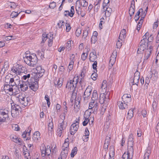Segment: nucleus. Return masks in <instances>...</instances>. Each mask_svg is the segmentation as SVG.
<instances>
[{
    "label": "nucleus",
    "mask_w": 159,
    "mask_h": 159,
    "mask_svg": "<svg viewBox=\"0 0 159 159\" xmlns=\"http://www.w3.org/2000/svg\"><path fill=\"white\" fill-rule=\"evenodd\" d=\"M41 77L39 76V75L37 73L33 72L32 73L31 78L28 80V83H30V89L35 91L38 88V79Z\"/></svg>",
    "instance_id": "nucleus-1"
},
{
    "label": "nucleus",
    "mask_w": 159,
    "mask_h": 159,
    "mask_svg": "<svg viewBox=\"0 0 159 159\" xmlns=\"http://www.w3.org/2000/svg\"><path fill=\"white\" fill-rule=\"evenodd\" d=\"M79 78L77 76L76 77L75 75L73 80L72 81L70 80L68 81L66 86V88L69 90L70 91H73L74 92L77 85V84L78 82Z\"/></svg>",
    "instance_id": "nucleus-2"
},
{
    "label": "nucleus",
    "mask_w": 159,
    "mask_h": 159,
    "mask_svg": "<svg viewBox=\"0 0 159 159\" xmlns=\"http://www.w3.org/2000/svg\"><path fill=\"white\" fill-rule=\"evenodd\" d=\"M23 58L24 62L30 66L34 67L38 62V58L36 55L33 56V57L30 55L29 57H24Z\"/></svg>",
    "instance_id": "nucleus-3"
},
{
    "label": "nucleus",
    "mask_w": 159,
    "mask_h": 159,
    "mask_svg": "<svg viewBox=\"0 0 159 159\" xmlns=\"http://www.w3.org/2000/svg\"><path fill=\"white\" fill-rule=\"evenodd\" d=\"M13 104V105L11 104V112L12 117H15L19 115V111H20L21 108L19 105L14 104V103Z\"/></svg>",
    "instance_id": "nucleus-4"
},
{
    "label": "nucleus",
    "mask_w": 159,
    "mask_h": 159,
    "mask_svg": "<svg viewBox=\"0 0 159 159\" xmlns=\"http://www.w3.org/2000/svg\"><path fill=\"white\" fill-rule=\"evenodd\" d=\"M62 119L61 123H60L58 125V129H57L58 135L61 137L62 133H64L67 125V123L66 121H64Z\"/></svg>",
    "instance_id": "nucleus-5"
},
{
    "label": "nucleus",
    "mask_w": 159,
    "mask_h": 159,
    "mask_svg": "<svg viewBox=\"0 0 159 159\" xmlns=\"http://www.w3.org/2000/svg\"><path fill=\"white\" fill-rule=\"evenodd\" d=\"M152 50V47L150 45L148 48H147L143 51V63L144 64L146 61L148 59L151 54Z\"/></svg>",
    "instance_id": "nucleus-6"
},
{
    "label": "nucleus",
    "mask_w": 159,
    "mask_h": 159,
    "mask_svg": "<svg viewBox=\"0 0 159 159\" xmlns=\"http://www.w3.org/2000/svg\"><path fill=\"white\" fill-rule=\"evenodd\" d=\"M42 152V157H45L46 156H49L51 153V150L50 146L48 145L46 147H43L40 149Z\"/></svg>",
    "instance_id": "nucleus-7"
},
{
    "label": "nucleus",
    "mask_w": 159,
    "mask_h": 159,
    "mask_svg": "<svg viewBox=\"0 0 159 159\" xmlns=\"http://www.w3.org/2000/svg\"><path fill=\"white\" fill-rule=\"evenodd\" d=\"M140 73L138 71H136L134 74L133 78L130 80L131 83L132 85H136L138 86V84L140 79Z\"/></svg>",
    "instance_id": "nucleus-8"
},
{
    "label": "nucleus",
    "mask_w": 159,
    "mask_h": 159,
    "mask_svg": "<svg viewBox=\"0 0 159 159\" xmlns=\"http://www.w3.org/2000/svg\"><path fill=\"white\" fill-rule=\"evenodd\" d=\"M109 93L108 92L106 93V94L105 93L102 94L100 96L99 100V102L101 104H106L108 102L109 100Z\"/></svg>",
    "instance_id": "nucleus-9"
},
{
    "label": "nucleus",
    "mask_w": 159,
    "mask_h": 159,
    "mask_svg": "<svg viewBox=\"0 0 159 159\" xmlns=\"http://www.w3.org/2000/svg\"><path fill=\"white\" fill-rule=\"evenodd\" d=\"M79 122L78 121L72 124L70 128V134L74 135L78 129L79 127Z\"/></svg>",
    "instance_id": "nucleus-10"
},
{
    "label": "nucleus",
    "mask_w": 159,
    "mask_h": 159,
    "mask_svg": "<svg viewBox=\"0 0 159 159\" xmlns=\"http://www.w3.org/2000/svg\"><path fill=\"white\" fill-rule=\"evenodd\" d=\"M89 109H92V111L93 110V111L90 112V114L89 116L90 115V113L92 112H94L95 111H96L98 109V103L97 101H92L91 102H90L89 104Z\"/></svg>",
    "instance_id": "nucleus-11"
},
{
    "label": "nucleus",
    "mask_w": 159,
    "mask_h": 159,
    "mask_svg": "<svg viewBox=\"0 0 159 159\" xmlns=\"http://www.w3.org/2000/svg\"><path fill=\"white\" fill-rule=\"evenodd\" d=\"M18 98L20 103L25 106L27 105L28 102L30 100L28 99H30L29 98L24 97L22 95H19Z\"/></svg>",
    "instance_id": "nucleus-12"
},
{
    "label": "nucleus",
    "mask_w": 159,
    "mask_h": 159,
    "mask_svg": "<svg viewBox=\"0 0 159 159\" xmlns=\"http://www.w3.org/2000/svg\"><path fill=\"white\" fill-rule=\"evenodd\" d=\"M122 99L123 102L128 105L131 101V96L129 94H125L122 97Z\"/></svg>",
    "instance_id": "nucleus-13"
},
{
    "label": "nucleus",
    "mask_w": 159,
    "mask_h": 159,
    "mask_svg": "<svg viewBox=\"0 0 159 159\" xmlns=\"http://www.w3.org/2000/svg\"><path fill=\"white\" fill-rule=\"evenodd\" d=\"M30 84L28 83V81H23L22 84L20 85V88L21 89L22 91L25 92L28 89V86L30 88Z\"/></svg>",
    "instance_id": "nucleus-14"
},
{
    "label": "nucleus",
    "mask_w": 159,
    "mask_h": 159,
    "mask_svg": "<svg viewBox=\"0 0 159 159\" xmlns=\"http://www.w3.org/2000/svg\"><path fill=\"white\" fill-rule=\"evenodd\" d=\"M150 46L148 44H139V48L137 50V53L140 54L142 51H144L147 48H148Z\"/></svg>",
    "instance_id": "nucleus-15"
},
{
    "label": "nucleus",
    "mask_w": 159,
    "mask_h": 159,
    "mask_svg": "<svg viewBox=\"0 0 159 159\" xmlns=\"http://www.w3.org/2000/svg\"><path fill=\"white\" fill-rule=\"evenodd\" d=\"M36 73L39 75V76L42 77L45 72V70L43 69L41 66H38L36 68Z\"/></svg>",
    "instance_id": "nucleus-16"
},
{
    "label": "nucleus",
    "mask_w": 159,
    "mask_h": 159,
    "mask_svg": "<svg viewBox=\"0 0 159 159\" xmlns=\"http://www.w3.org/2000/svg\"><path fill=\"white\" fill-rule=\"evenodd\" d=\"M118 105L120 109L121 110L126 109L128 107V104L122 101H118L117 102Z\"/></svg>",
    "instance_id": "nucleus-17"
},
{
    "label": "nucleus",
    "mask_w": 159,
    "mask_h": 159,
    "mask_svg": "<svg viewBox=\"0 0 159 159\" xmlns=\"http://www.w3.org/2000/svg\"><path fill=\"white\" fill-rule=\"evenodd\" d=\"M20 68L19 67V65L17 64L15 66H13L11 68V71L13 72L17 75H20L21 73V71L20 70Z\"/></svg>",
    "instance_id": "nucleus-18"
},
{
    "label": "nucleus",
    "mask_w": 159,
    "mask_h": 159,
    "mask_svg": "<svg viewBox=\"0 0 159 159\" xmlns=\"http://www.w3.org/2000/svg\"><path fill=\"white\" fill-rule=\"evenodd\" d=\"M40 133L39 131H36L34 134L33 136L32 137V139L34 141L36 142L38 140H39L40 137Z\"/></svg>",
    "instance_id": "nucleus-19"
},
{
    "label": "nucleus",
    "mask_w": 159,
    "mask_h": 159,
    "mask_svg": "<svg viewBox=\"0 0 159 159\" xmlns=\"http://www.w3.org/2000/svg\"><path fill=\"white\" fill-rule=\"evenodd\" d=\"M158 77V72L156 70H153L152 72L151 79L154 80L156 81Z\"/></svg>",
    "instance_id": "nucleus-20"
},
{
    "label": "nucleus",
    "mask_w": 159,
    "mask_h": 159,
    "mask_svg": "<svg viewBox=\"0 0 159 159\" xmlns=\"http://www.w3.org/2000/svg\"><path fill=\"white\" fill-rule=\"evenodd\" d=\"M91 94V93L84 92L83 98L84 99V101L85 102H88V100L90 98L89 96Z\"/></svg>",
    "instance_id": "nucleus-21"
},
{
    "label": "nucleus",
    "mask_w": 159,
    "mask_h": 159,
    "mask_svg": "<svg viewBox=\"0 0 159 159\" xmlns=\"http://www.w3.org/2000/svg\"><path fill=\"white\" fill-rule=\"evenodd\" d=\"M109 155L110 158L113 157L115 155V149L114 147L112 146H111L110 147Z\"/></svg>",
    "instance_id": "nucleus-22"
},
{
    "label": "nucleus",
    "mask_w": 159,
    "mask_h": 159,
    "mask_svg": "<svg viewBox=\"0 0 159 159\" xmlns=\"http://www.w3.org/2000/svg\"><path fill=\"white\" fill-rule=\"evenodd\" d=\"M12 87L9 84H5L4 87V89L5 91H8L9 92H12L13 89Z\"/></svg>",
    "instance_id": "nucleus-23"
},
{
    "label": "nucleus",
    "mask_w": 159,
    "mask_h": 159,
    "mask_svg": "<svg viewBox=\"0 0 159 159\" xmlns=\"http://www.w3.org/2000/svg\"><path fill=\"white\" fill-rule=\"evenodd\" d=\"M134 110V109H130L128 111L127 113V118L128 119L130 120L133 116Z\"/></svg>",
    "instance_id": "nucleus-24"
},
{
    "label": "nucleus",
    "mask_w": 159,
    "mask_h": 159,
    "mask_svg": "<svg viewBox=\"0 0 159 159\" xmlns=\"http://www.w3.org/2000/svg\"><path fill=\"white\" fill-rule=\"evenodd\" d=\"M74 109L75 111L78 112L80 110V101H75L74 105Z\"/></svg>",
    "instance_id": "nucleus-25"
},
{
    "label": "nucleus",
    "mask_w": 159,
    "mask_h": 159,
    "mask_svg": "<svg viewBox=\"0 0 159 159\" xmlns=\"http://www.w3.org/2000/svg\"><path fill=\"white\" fill-rule=\"evenodd\" d=\"M127 152L129 153V154L130 155V158H131L132 157H133L134 154V148L133 147H127Z\"/></svg>",
    "instance_id": "nucleus-26"
},
{
    "label": "nucleus",
    "mask_w": 159,
    "mask_h": 159,
    "mask_svg": "<svg viewBox=\"0 0 159 159\" xmlns=\"http://www.w3.org/2000/svg\"><path fill=\"white\" fill-rule=\"evenodd\" d=\"M117 55V51L116 50H114L112 52V55L111 57L110 61L113 60V61L116 60V58Z\"/></svg>",
    "instance_id": "nucleus-27"
},
{
    "label": "nucleus",
    "mask_w": 159,
    "mask_h": 159,
    "mask_svg": "<svg viewBox=\"0 0 159 159\" xmlns=\"http://www.w3.org/2000/svg\"><path fill=\"white\" fill-rule=\"evenodd\" d=\"M88 48L87 49L85 48V50H86V51H85V52H83L81 55V59L83 61H84L85 60L87 57L88 52H89V49Z\"/></svg>",
    "instance_id": "nucleus-28"
},
{
    "label": "nucleus",
    "mask_w": 159,
    "mask_h": 159,
    "mask_svg": "<svg viewBox=\"0 0 159 159\" xmlns=\"http://www.w3.org/2000/svg\"><path fill=\"white\" fill-rule=\"evenodd\" d=\"M49 123L48 125V129L49 131H52L53 127L52 122V119L51 117V119L49 120Z\"/></svg>",
    "instance_id": "nucleus-29"
},
{
    "label": "nucleus",
    "mask_w": 159,
    "mask_h": 159,
    "mask_svg": "<svg viewBox=\"0 0 159 159\" xmlns=\"http://www.w3.org/2000/svg\"><path fill=\"white\" fill-rule=\"evenodd\" d=\"M106 9L105 10V15L106 16H110L111 12L112 11V10L110 8H109L107 7H105Z\"/></svg>",
    "instance_id": "nucleus-30"
},
{
    "label": "nucleus",
    "mask_w": 159,
    "mask_h": 159,
    "mask_svg": "<svg viewBox=\"0 0 159 159\" xmlns=\"http://www.w3.org/2000/svg\"><path fill=\"white\" fill-rule=\"evenodd\" d=\"M71 44H73V41L71 40H70L68 41L66 44V48L68 51L71 49Z\"/></svg>",
    "instance_id": "nucleus-31"
},
{
    "label": "nucleus",
    "mask_w": 159,
    "mask_h": 159,
    "mask_svg": "<svg viewBox=\"0 0 159 159\" xmlns=\"http://www.w3.org/2000/svg\"><path fill=\"white\" fill-rule=\"evenodd\" d=\"M77 148L76 147H74L72 149L70 154V156L71 157H73L76 154L77 152Z\"/></svg>",
    "instance_id": "nucleus-32"
},
{
    "label": "nucleus",
    "mask_w": 159,
    "mask_h": 159,
    "mask_svg": "<svg viewBox=\"0 0 159 159\" xmlns=\"http://www.w3.org/2000/svg\"><path fill=\"white\" fill-rule=\"evenodd\" d=\"M98 98V94L97 91L94 90L93 91L92 96V101H95Z\"/></svg>",
    "instance_id": "nucleus-33"
},
{
    "label": "nucleus",
    "mask_w": 159,
    "mask_h": 159,
    "mask_svg": "<svg viewBox=\"0 0 159 159\" xmlns=\"http://www.w3.org/2000/svg\"><path fill=\"white\" fill-rule=\"evenodd\" d=\"M28 132L26 131L24 132L22 134V136L24 138H25L26 137V135L27 134H28L29 135L30 134V133L31 131V129L29 127L28 128V129L27 130Z\"/></svg>",
    "instance_id": "nucleus-34"
},
{
    "label": "nucleus",
    "mask_w": 159,
    "mask_h": 159,
    "mask_svg": "<svg viewBox=\"0 0 159 159\" xmlns=\"http://www.w3.org/2000/svg\"><path fill=\"white\" fill-rule=\"evenodd\" d=\"M9 84H10L12 87H13L15 85L17 86L16 82L14 81V80L13 78H10L9 82Z\"/></svg>",
    "instance_id": "nucleus-35"
},
{
    "label": "nucleus",
    "mask_w": 159,
    "mask_h": 159,
    "mask_svg": "<svg viewBox=\"0 0 159 159\" xmlns=\"http://www.w3.org/2000/svg\"><path fill=\"white\" fill-rule=\"evenodd\" d=\"M86 112H85L84 115V117L85 119L84 121L83 122V125L84 126L86 125L88 123L89 121V120L88 119V118H87V117H86Z\"/></svg>",
    "instance_id": "nucleus-36"
},
{
    "label": "nucleus",
    "mask_w": 159,
    "mask_h": 159,
    "mask_svg": "<svg viewBox=\"0 0 159 159\" xmlns=\"http://www.w3.org/2000/svg\"><path fill=\"white\" fill-rule=\"evenodd\" d=\"M31 76H32V73L31 74H28L27 75H24L22 77V79L24 80H26L27 79V81H28L30 80L29 79L31 78Z\"/></svg>",
    "instance_id": "nucleus-37"
},
{
    "label": "nucleus",
    "mask_w": 159,
    "mask_h": 159,
    "mask_svg": "<svg viewBox=\"0 0 159 159\" xmlns=\"http://www.w3.org/2000/svg\"><path fill=\"white\" fill-rule=\"evenodd\" d=\"M110 1L109 0H104L102 3V7L104 10H105V8L108 7V4Z\"/></svg>",
    "instance_id": "nucleus-38"
},
{
    "label": "nucleus",
    "mask_w": 159,
    "mask_h": 159,
    "mask_svg": "<svg viewBox=\"0 0 159 159\" xmlns=\"http://www.w3.org/2000/svg\"><path fill=\"white\" fill-rule=\"evenodd\" d=\"M135 9V7H133V6H130L129 10V14L131 16L134 13Z\"/></svg>",
    "instance_id": "nucleus-39"
},
{
    "label": "nucleus",
    "mask_w": 159,
    "mask_h": 159,
    "mask_svg": "<svg viewBox=\"0 0 159 159\" xmlns=\"http://www.w3.org/2000/svg\"><path fill=\"white\" fill-rule=\"evenodd\" d=\"M49 36L48 34H43L42 36V41L41 43H44L46 39L48 38Z\"/></svg>",
    "instance_id": "nucleus-40"
},
{
    "label": "nucleus",
    "mask_w": 159,
    "mask_h": 159,
    "mask_svg": "<svg viewBox=\"0 0 159 159\" xmlns=\"http://www.w3.org/2000/svg\"><path fill=\"white\" fill-rule=\"evenodd\" d=\"M150 153V151L149 150H147L145 153L143 159H148Z\"/></svg>",
    "instance_id": "nucleus-41"
},
{
    "label": "nucleus",
    "mask_w": 159,
    "mask_h": 159,
    "mask_svg": "<svg viewBox=\"0 0 159 159\" xmlns=\"http://www.w3.org/2000/svg\"><path fill=\"white\" fill-rule=\"evenodd\" d=\"M20 13V12L18 13L17 12L13 11L11 14L10 17L12 18H16L18 16Z\"/></svg>",
    "instance_id": "nucleus-42"
},
{
    "label": "nucleus",
    "mask_w": 159,
    "mask_h": 159,
    "mask_svg": "<svg viewBox=\"0 0 159 159\" xmlns=\"http://www.w3.org/2000/svg\"><path fill=\"white\" fill-rule=\"evenodd\" d=\"M130 155L129 154V153H128L127 152V153L125 152L122 156V158L123 159L129 158V159H132L133 157H132L131 158H130Z\"/></svg>",
    "instance_id": "nucleus-43"
},
{
    "label": "nucleus",
    "mask_w": 159,
    "mask_h": 159,
    "mask_svg": "<svg viewBox=\"0 0 159 159\" xmlns=\"http://www.w3.org/2000/svg\"><path fill=\"white\" fill-rule=\"evenodd\" d=\"M80 3L81 6L83 7H86L88 5V3L86 2V0H81Z\"/></svg>",
    "instance_id": "nucleus-44"
},
{
    "label": "nucleus",
    "mask_w": 159,
    "mask_h": 159,
    "mask_svg": "<svg viewBox=\"0 0 159 159\" xmlns=\"http://www.w3.org/2000/svg\"><path fill=\"white\" fill-rule=\"evenodd\" d=\"M86 67H84L83 69L82 70L81 74H80V76L83 78L85 76V73H86Z\"/></svg>",
    "instance_id": "nucleus-45"
},
{
    "label": "nucleus",
    "mask_w": 159,
    "mask_h": 159,
    "mask_svg": "<svg viewBox=\"0 0 159 159\" xmlns=\"http://www.w3.org/2000/svg\"><path fill=\"white\" fill-rule=\"evenodd\" d=\"M153 38L152 35H151L149 37H148V39H147V44L149 45L151 43L153 40Z\"/></svg>",
    "instance_id": "nucleus-46"
},
{
    "label": "nucleus",
    "mask_w": 159,
    "mask_h": 159,
    "mask_svg": "<svg viewBox=\"0 0 159 159\" xmlns=\"http://www.w3.org/2000/svg\"><path fill=\"white\" fill-rule=\"evenodd\" d=\"M64 21H60L58 23L57 26H58L59 28H63V27L64 28L65 26L63 24Z\"/></svg>",
    "instance_id": "nucleus-47"
},
{
    "label": "nucleus",
    "mask_w": 159,
    "mask_h": 159,
    "mask_svg": "<svg viewBox=\"0 0 159 159\" xmlns=\"http://www.w3.org/2000/svg\"><path fill=\"white\" fill-rule=\"evenodd\" d=\"M12 129L18 131L20 130V128L17 124H13L12 125Z\"/></svg>",
    "instance_id": "nucleus-48"
},
{
    "label": "nucleus",
    "mask_w": 159,
    "mask_h": 159,
    "mask_svg": "<svg viewBox=\"0 0 159 159\" xmlns=\"http://www.w3.org/2000/svg\"><path fill=\"white\" fill-rule=\"evenodd\" d=\"M126 33V30L125 29H123L121 30L120 34L122 36L123 39H124L125 37Z\"/></svg>",
    "instance_id": "nucleus-49"
},
{
    "label": "nucleus",
    "mask_w": 159,
    "mask_h": 159,
    "mask_svg": "<svg viewBox=\"0 0 159 159\" xmlns=\"http://www.w3.org/2000/svg\"><path fill=\"white\" fill-rule=\"evenodd\" d=\"M152 109L154 111H156L157 107V103L155 101H154L152 104Z\"/></svg>",
    "instance_id": "nucleus-50"
},
{
    "label": "nucleus",
    "mask_w": 159,
    "mask_h": 159,
    "mask_svg": "<svg viewBox=\"0 0 159 159\" xmlns=\"http://www.w3.org/2000/svg\"><path fill=\"white\" fill-rule=\"evenodd\" d=\"M80 4V1L78 0L76 2V7L75 8L76 9V11L79 14L78 12L79 11V10L80 9V6H79V4Z\"/></svg>",
    "instance_id": "nucleus-51"
},
{
    "label": "nucleus",
    "mask_w": 159,
    "mask_h": 159,
    "mask_svg": "<svg viewBox=\"0 0 159 159\" xmlns=\"http://www.w3.org/2000/svg\"><path fill=\"white\" fill-rule=\"evenodd\" d=\"M97 74L96 73H93L91 76V77L92 79L93 80H96L97 79Z\"/></svg>",
    "instance_id": "nucleus-52"
},
{
    "label": "nucleus",
    "mask_w": 159,
    "mask_h": 159,
    "mask_svg": "<svg viewBox=\"0 0 159 159\" xmlns=\"http://www.w3.org/2000/svg\"><path fill=\"white\" fill-rule=\"evenodd\" d=\"M56 6V3L54 2H53L50 4L49 7L52 9H54Z\"/></svg>",
    "instance_id": "nucleus-53"
},
{
    "label": "nucleus",
    "mask_w": 159,
    "mask_h": 159,
    "mask_svg": "<svg viewBox=\"0 0 159 159\" xmlns=\"http://www.w3.org/2000/svg\"><path fill=\"white\" fill-rule=\"evenodd\" d=\"M155 133H156L157 134H158L159 137V122H158L157 125L156 126L155 129Z\"/></svg>",
    "instance_id": "nucleus-54"
},
{
    "label": "nucleus",
    "mask_w": 159,
    "mask_h": 159,
    "mask_svg": "<svg viewBox=\"0 0 159 159\" xmlns=\"http://www.w3.org/2000/svg\"><path fill=\"white\" fill-rule=\"evenodd\" d=\"M57 83V84L58 86H59V87H61L62 85V81H60V80H58L57 81H56L55 82H54L55 84H56Z\"/></svg>",
    "instance_id": "nucleus-55"
},
{
    "label": "nucleus",
    "mask_w": 159,
    "mask_h": 159,
    "mask_svg": "<svg viewBox=\"0 0 159 159\" xmlns=\"http://www.w3.org/2000/svg\"><path fill=\"white\" fill-rule=\"evenodd\" d=\"M66 32H69L71 28V27L70 26V24H67V23H66Z\"/></svg>",
    "instance_id": "nucleus-56"
},
{
    "label": "nucleus",
    "mask_w": 159,
    "mask_h": 159,
    "mask_svg": "<svg viewBox=\"0 0 159 159\" xmlns=\"http://www.w3.org/2000/svg\"><path fill=\"white\" fill-rule=\"evenodd\" d=\"M97 40V37L92 36L91 38L92 43H95Z\"/></svg>",
    "instance_id": "nucleus-57"
},
{
    "label": "nucleus",
    "mask_w": 159,
    "mask_h": 159,
    "mask_svg": "<svg viewBox=\"0 0 159 159\" xmlns=\"http://www.w3.org/2000/svg\"><path fill=\"white\" fill-rule=\"evenodd\" d=\"M69 143L64 142L62 147V148L64 149H69Z\"/></svg>",
    "instance_id": "nucleus-58"
},
{
    "label": "nucleus",
    "mask_w": 159,
    "mask_h": 159,
    "mask_svg": "<svg viewBox=\"0 0 159 159\" xmlns=\"http://www.w3.org/2000/svg\"><path fill=\"white\" fill-rule=\"evenodd\" d=\"M2 114V116L5 119V120H6V118L8 116V115H7V113L5 111H2V112H1Z\"/></svg>",
    "instance_id": "nucleus-59"
},
{
    "label": "nucleus",
    "mask_w": 159,
    "mask_h": 159,
    "mask_svg": "<svg viewBox=\"0 0 159 159\" xmlns=\"http://www.w3.org/2000/svg\"><path fill=\"white\" fill-rule=\"evenodd\" d=\"M100 7V5L98 3H96L94 7V10L96 12L98 11L99 7Z\"/></svg>",
    "instance_id": "nucleus-60"
},
{
    "label": "nucleus",
    "mask_w": 159,
    "mask_h": 159,
    "mask_svg": "<svg viewBox=\"0 0 159 159\" xmlns=\"http://www.w3.org/2000/svg\"><path fill=\"white\" fill-rule=\"evenodd\" d=\"M64 16H67V15L68 16H70V17H72L73 16H71V13L69 11H65L64 12Z\"/></svg>",
    "instance_id": "nucleus-61"
},
{
    "label": "nucleus",
    "mask_w": 159,
    "mask_h": 159,
    "mask_svg": "<svg viewBox=\"0 0 159 159\" xmlns=\"http://www.w3.org/2000/svg\"><path fill=\"white\" fill-rule=\"evenodd\" d=\"M61 158L63 159H65L67 156V155H65V153L62 151L61 152Z\"/></svg>",
    "instance_id": "nucleus-62"
},
{
    "label": "nucleus",
    "mask_w": 159,
    "mask_h": 159,
    "mask_svg": "<svg viewBox=\"0 0 159 159\" xmlns=\"http://www.w3.org/2000/svg\"><path fill=\"white\" fill-rule=\"evenodd\" d=\"M24 156L25 158L27 159H29L30 158V156L29 153L27 152L25 153L24 154Z\"/></svg>",
    "instance_id": "nucleus-63"
},
{
    "label": "nucleus",
    "mask_w": 159,
    "mask_h": 159,
    "mask_svg": "<svg viewBox=\"0 0 159 159\" xmlns=\"http://www.w3.org/2000/svg\"><path fill=\"white\" fill-rule=\"evenodd\" d=\"M88 34V32L87 30L84 31L83 33L82 38H84V39H85L87 36Z\"/></svg>",
    "instance_id": "nucleus-64"
}]
</instances>
